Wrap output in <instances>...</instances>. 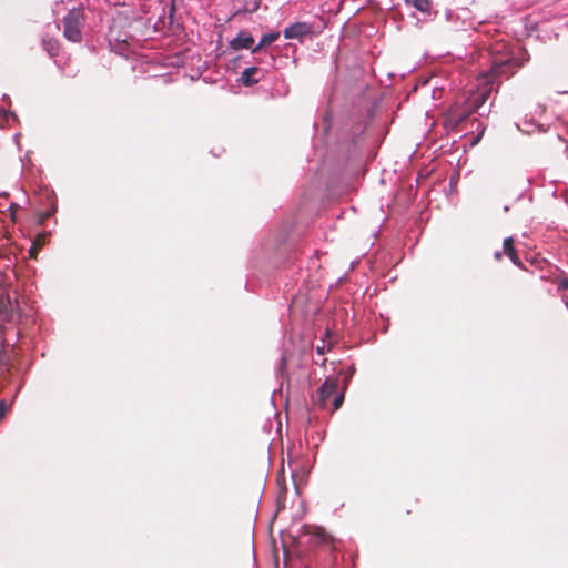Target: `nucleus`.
<instances>
[{"mask_svg":"<svg viewBox=\"0 0 568 568\" xmlns=\"http://www.w3.org/2000/svg\"><path fill=\"white\" fill-rule=\"evenodd\" d=\"M81 26L82 16L80 11H69L68 14L63 18L64 37L72 42H79L81 40Z\"/></svg>","mask_w":568,"mask_h":568,"instance_id":"1","label":"nucleus"},{"mask_svg":"<svg viewBox=\"0 0 568 568\" xmlns=\"http://www.w3.org/2000/svg\"><path fill=\"white\" fill-rule=\"evenodd\" d=\"M475 110L468 105L462 110L460 106L456 105L450 108L445 115V124L453 130H458L460 124L466 121Z\"/></svg>","mask_w":568,"mask_h":568,"instance_id":"2","label":"nucleus"},{"mask_svg":"<svg viewBox=\"0 0 568 568\" xmlns=\"http://www.w3.org/2000/svg\"><path fill=\"white\" fill-rule=\"evenodd\" d=\"M338 384L339 383L337 378L327 377L325 379L318 389V404L321 407L325 408L327 406L331 397L337 393Z\"/></svg>","mask_w":568,"mask_h":568,"instance_id":"3","label":"nucleus"},{"mask_svg":"<svg viewBox=\"0 0 568 568\" xmlns=\"http://www.w3.org/2000/svg\"><path fill=\"white\" fill-rule=\"evenodd\" d=\"M313 24L307 22H295L286 27V39H297L301 43L306 37H312Z\"/></svg>","mask_w":568,"mask_h":568,"instance_id":"4","label":"nucleus"},{"mask_svg":"<svg viewBox=\"0 0 568 568\" xmlns=\"http://www.w3.org/2000/svg\"><path fill=\"white\" fill-rule=\"evenodd\" d=\"M515 62L510 59L494 62L490 69L489 74L486 75V80L493 81L495 83V78L506 75L507 78L511 77L515 73L513 69Z\"/></svg>","mask_w":568,"mask_h":568,"instance_id":"5","label":"nucleus"},{"mask_svg":"<svg viewBox=\"0 0 568 568\" xmlns=\"http://www.w3.org/2000/svg\"><path fill=\"white\" fill-rule=\"evenodd\" d=\"M494 90V82L486 80L485 87L479 90L477 93H475L469 100L468 104L477 111L488 99L491 91Z\"/></svg>","mask_w":568,"mask_h":568,"instance_id":"6","label":"nucleus"},{"mask_svg":"<svg viewBox=\"0 0 568 568\" xmlns=\"http://www.w3.org/2000/svg\"><path fill=\"white\" fill-rule=\"evenodd\" d=\"M254 42L253 37L248 32L241 31L230 41V47L234 50L251 49L253 48Z\"/></svg>","mask_w":568,"mask_h":568,"instance_id":"7","label":"nucleus"},{"mask_svg":"<svg viewBox=\"0 0 568 568\" xmlns=\"http://www.w3.org/2000/svg\"><path fill=\"white\" fill-rule=\"evenodd\" d=\"M514 243L515 241L513 237H506L503 243V253L507 255L515 265L524 268L523 262L517 254Z\"/></svg>","mask_w":568,"mask_h":568,"instance_id":"8","label":"nucleus"},{"mask_svg":"<svg viewBox=\"0 0 568 568\" xmlns=\"http://www.w3.org/2000/svg\"><path fill=\"white\" fill-rule=\"evenodd\" d=\"M258 69L256 67H250L244 69V71L241 74L240 81L246 85L250 87L252 84H255L258 82V78L256 77L258 74Z\"/></svg>","mask_w":568,"mask_h":568,"instance_id":"9","label":"nucleus"},{"mask_svg":"<svg viewBox=\"0 0 568 568\" xmlns=\"http://www.w3.org/2000/svg\"><path fill=\"white\" fill-rule=\"evenodd\" d=\"M12 312V303L3 288H0V316L8 318Z\"/></svg>","mask_w":568,"mask_h":568,"instance_id":"10","label":"nucleus"},{"mask_svg":"<svg viewBox=\"0 0 568 568\" xmlns=\"http://www.w3.org/2000/svg\"><path fill=\"white\" fill-rule=\"evenodd\" d=\"M407 4L413 6L423 13H429L432 9L430 0H404Z\"/></svg>","mask_w":568,"mask_h":568,"instance_id":"11","label":"nucleus"},{"mask_svg":"<svg viewBox=\"0 0 568 568\" xmlns=\"http://www.w3.org/2000/svg\"><path fill=\"white\" fill-rule=\"evenodd\" d=\"M313 537L321 544H329L333 540V538L321 527L314 528Z\"/></svg>","mask_w":568,"mask_h":568,"instance_id":"12","label":"nucleus"},{"mask_svg":"<svg viewBox=\"0 0 568 568\" xmlns=\"http://www.w3.org/2000/svg\"><path fill=\"white\" fill-rule=\"evenodd\" d=\"M278 37V33H270L262 37L260 43L253 48V51H256L258 48H262L263 45L270 44L273 41H275Z\"/></svg>","mask_w":568,"mask_h":568,"instance_id":"13","label":"nucleus"},{"mask_svg":"<svg viewBox=\"0 0 568 568\" xmlns=\"http://www.w3.org/2000/svg\"><path fill=\"white\" fill-rule=\"evenodd\" d=\"M344 402V394L342 392H337L333 397V412L337 410Z\"/></svg>","mask_w":568,"mask_h":568,"instance_id":"14","label":"nucleus"},{"mask_svg":"<svg viewBox=\"0 0 568 568\" xmlns=\"http://www.w3.org/2000/svg\"><path fill=\"white\" fill-rule=\"evenodd\" d=\"M9 410V406L4 400L0 402V419L3 418Z\"/></svg>","mask_w":568,"mask_h":568,"instance_id":"15","label":"nucleus"},{"mask_svg":"<svg viewBox=\"0 0 568 568\" xmlns=\"http://www.w3.org/2000/svg\"><path fill=\"white\" fill-rule=\"evenodd\" d=\"M557 282H558L559 288L568 291V277L559 278Z\"/></svg>","mask_w":568,"mask_h":568,"instance_id":"16","label":"nucleus"},{"mask_svg":"<svg viewBox=\"0 0 568 568\" xmlns=\"http://www.w3.org/2000/svg\"><path fill=\"white\" fill-rule=\"evenodd\" d=\"M283 368H284V355H282L280 358L278 371L282 372Z\"/></svg>","mask_w":568,"mask_h":568,"instance_id":"17","label":"nucleus"},{"mask_svg":"<svg viewBox=\"0 0 568 568\" xmlns=\"http://www.w3.org/2000/svg\"><path fill=\"white\" fill-rule=\"evenodd\" d=\"M501 255H503V253H501V252H499V251H497V252L495 253V255H494V256H495V258H496L497 261H500V260H501Z\"/></svg>","mask_w":568,"mask_h":568,"instance_id":"18","label":"nucleus"},{"mask_svg":"<svg viewBox=\"0 0 568 568\" xmlns=\"http://www.w3.org/2000/svg\"><path fill=\"white\" fill-rule=\"evenodd\" d=\"M9 118H12V119L14 120V119H16V115H14L13 113L8 112V113L6 114V120H7V121H9Z\"/></svg>","mask_w":568,"mask_h":568,"instance_id":"19","label":"nucleus"},{"mask_svg":"<svg viewBox=\"0 0 568 568\" xmlns=\"http://www.w3.org/2000/svg\"><path fill=\"white\" fill-rule=\"evenodd\" d=\"M293 48L294 50L296 49L295 45L291 44V43H286L285 45V49H286V53L288 52V49Z\"/></svg>","mask_w":568,"mask_h":568,"instance_id":"20","label":"nucleus"},{"mask_svg":"<svg viewBox=\"0 0 568 568\" xmlns=\"http://www.w3.org/2000/svg\"><path fill=\"white\" fill-rule=\"evenodd\" d=\"M302 371H303V374H302V375H303V377H304L305 379H307V378H308L307 369H306L305 367H303V368H302Z\"/></svg>","mask_w":568,"mask_h":568,"instance_id":"21","label":"nucleus"},{"mask_svg":"<svg viewBox=\"0 0 568 568\" xmlns=\"http://www.w3.org/2000/svg\"><path fill=\"white\" fill-rule=\"evenodd\" d=\"M288 557H290V554H288V551L286 550V559H285L286 567L288 566V561H290V558H288Z\"/></svg>","mask_w":568,"mask_h":568,"instance_id":"22","label":"nucleus"},{"mask_svg":"<svg viewBox=\"0 0 568 568\" xmlns=\"http://www.w3.org/2000/svg\"><path fill=\"white\" fill-rule=\"evenodd\" d=\"M283 469H284V459H282V463H281V470H280V471L282 473V471H283Z\"/></svg>","mask_w":568,"mask_h":568,"instance_id":"23","label":"nucleus"},{"mask_svg":"<svg viewBox=\"0 0 568 568\" xmlns=\"http://www.w3.org/2000/svg\"><path fill=\"white\" fill-rule=\"evenodd\" d=\"M275 566H276L275 568H278V557L277 556L275 557Z\"/></svg>","mask_w":568,"mask_h":568,"instance_id":"24","label":"nucleus"},{"mask_svg":"<svg viewBox=\"0 0 568 568\" xmlns=\"http://www.w3.org/2000/svg\"><path fill=\"white\" fill-rule=\"evenodd\" d=\"M296 494H300V487L295 484Z\"/></svg>","mask_w":568,"mask_h":568,"instance_id":"25","label":"nucleus"}]
</instances>
